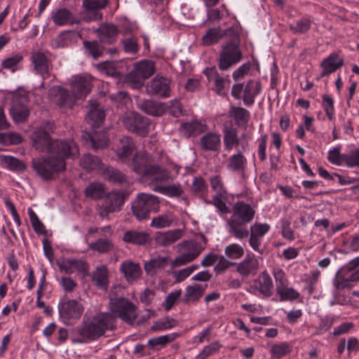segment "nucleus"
<instances>
[{
    "mask_svg": "<svg viewBox=\"0 0 359 359\" xmlns=\"http://www.w3.org/2000/svg\"><path fill=\"white\" fill-rule=\"evenodd\" d=\"M111 313H99L85 323L79 330V334L90 341L103 336L107 330L116 327V318L128 325H133L138 316L136 306L124 297L110 299Z\"/></svg>",
    "mask_w": 359,
    "mask_h": 359,
    "instance_id": "obj_1",
    "label": "nucleus"
},
{
    "mask_svg": "<svg viewBox=\"0 0 359 359\" xmlns=\"http://www.w3.org/2000/svg\"><path fill=\"white\" fill-rule=\"evenodd\" d=\"M78 154L79 149L74 142H56L50 145L48 156L33 158L32 165L43 180H52L65 170V160L76 158Z\"/></svg>",
    "mask_w": 359,
    "mask_h": 359,
    "instance_id": "obj_2",
    "label": "nucleus"
},
{
    "mask_svg": "<svg viewBox=\"0 0 359 359\" xmlns=\"http://www.w3.org/2000/svg\"><path fill=\"white\" fill-rule=\"evenodd\" d=\"M255 214V210L248 203L242 201L236 203L232 208V215L228 220L229 232L238 239H243L249 235L245 228L252 222Z\"/></svg>",
    "mask_w": 359,
    "mask_h": 359,
    "instance_id": "obj_3",
    "label": "nucleus"
},
{
    "mask_svg": "<svg viewBox=\"0 0 359 359\" xmlns=\"http://www.w3.org/2000/svg\"><path fill=\"white\" fill-rule=\"evenodd\" d=\"M128 166L134 172L143 177H152L155 182H163L168 180V172L154 163L152 158L147 154L137 153Z\"/></svg>",
    "mask_w": 359,
    "mask_h": 359,
    "instance_id": "obj_4",
    "label": "nucleus"
},
{
    "mask_svg": "<svg viewBox=\"0 0 359 359\" xmlns=\"http://www.w3.org/2000/svg\"><path fill=\"white\" fill-rule=\"evenodd\" d=\"M208 239L200 233L194 239L183 241L177 245L179 255L171 262L172 268L187 265L194 261L205 249Z\"/></svg>",
    "mask_w": 359,
    "mask_h": 359,
    "instance_id": "obj_5",
    "label": "nucleus"
},
{
    "mask_svg": "<svg viewBox=\"0 0 359 359\" xmlns=\"http://www.w3.org/2000/svg\"><path fill=\"white\" fill-rule=\"evenodd\" d=\"M233 33L222 46V50L217 58V65L220 70L226 71L238 63L243 58V53L240 48V36L236 30H230Z\"/></svg>",
    "mask_w": 359,
    "mask_h": 359,
    "instance_id": "obj_6",
    "label": "nucleus"
},
{
    "mask_svg": "<svg viewBox=\"0 0 359 359\" xmlns=\"http://www.w3.org/2000/svg\"><path fill=\"white\" fill-rule=\"evenodd\" d=\"M159 210L158 197L151 194L139 193L131 204L133 215L138 221L148 219L151 213H156Z\"/></svg>",
    "mask_w": 359,
    "mask_h": 359,
    "instance_id": "obj_7",
    "label": "nucleus"
},
{
    "mask_svg": "<svg viewBox=\"0 0 359 359\" xmlns=\"http://www.w3.org/2000/svg\"><path fill=\"white\" fill-rule=\"evenodd\" d=\"M125 202L123 191H111L104 196L103 203L97 208L98 215L102 219L108 218L109 214L121 210Z\"/></svg>",
    "mask_w": 359,
    "mask_h": 359,
    "instance_id": "obj_8",
    "label": "nucleus"
},
{
    "mask_svg": "<svg viewBox=\"0 0 359 359\" xmlns=\"http://www.w3.org/2000/svg\"><path fill=\"white\" fill-rule=\"evenodd\" d=\"M30 60L33 65L34 72L39 75L43 80L50 79L52 76L55 77L52 74L53 65L50 53L34 52L32 54Z\"/></svg>",
    "mask_w": 359,
    "mask_h": 359,
    "instance_id": "obj_9",
    "label": "nucleus"
},
{
    "mask_svg": "<svg viewBox=\"0 0 359 359\" xmlns=\"http://www.w3.org/2000/svg\"><path fill=\"white\" fill-rule=\"evenodd\" d=\"M60 318L65 323L81 318L84 311L82 304L75 299H65L58 304Z\"/></svg>",
    "mask_w": 359,
    "mask_h": 359,
    "instance_id": "obj_10",
    "label": "nucleus"
},
{
    "mask_svg": "<svg viewBox=\"0 0 359 359\" xmlns=\"http://www.w3.org/2000/svg\"><path fill=\"white\" fill-rule=\"evenodd\" d=\"M123 126L129 131L144 137L149 133V119L138 113L132 112L123 119Z\"/></svg>",
    "mask_w": 359,
    "mask_h": 359,
    "instance_id": "obj_11",
    "label": "nucleus"
},
{
    "mask_svg": "<svg viewBox=\"0 0 359 359\" xmlns=\"http://www.w3.org/2000/svg\"><path fill=\"white\" fill-rule=\"evenodd\" d=\"M48 95L52 101L61 109H72L77 100L72 91L60 86L52 87Z\"/></svg>",
    "mask_w": 359,
    "mask_h": 359,
    "instance_id": "obj_12",
    "label": "nucleus"
},
{
    "mask_svg": "<svg viewBox=\"0 0 359 359\" xmlns=\"http://www.w3.org/2000/svg\"><path fill=\"white\" fill-rule=\"evenodd\" d=\"M171 80L159 74L156 75L147 85V92L151 96L167 98L170 96Z\"/></svg>",
    "mask_w": 359,
    "mask_h": 359,
    "instance_id": "obj_13",
    "label": "nucleus"
},
{
    "mask_svg": "<svg viewBox=\"0 0 359 359\" xmlns=\"http://www.w3.org/2000/svg\"><path fill=\"white\" fill-rule=\"evenodd\" d=\"M49 130H46L43 126L36 128L31 134L32 146L40 152L47 151L50 154V145L56 142H67L66 140H52L50 137Z\"/></svg>",
    "mask_w": 359,
    "mask_h": 359,
    "instance_id": "obj_14",
    "label": "nucleus"
},
{
    "mask_svg": "<svg viewBox=\"0 0 359 359\" xmlns=\"http://www.w3.org/2000/svg\"><path fill=\"white\" fill-rule=\"evenodd\" d=\"M224 144L227 151L231 150L234 146L242 151H246L248 148V141L245 139V135H243L239 139L236 128L232 127L224 130Z\"/></svg>",
    "mask_w": 359,
    "mask_h": 359,
    "instance_id": "obj_15",
    "label": "nucleus"
},
{
    "mask_svg": "<svg viewBox=\"0 0 359 359\" xmlns=\"http://www.w3.org/2000/svg\"><path fill=\"white\" fill-rule=\"evenodd\" d=\"M29 108L27 105L25 97H16L13 100L10 114L15 122H25L29 116Z\"/></svg>",
    "mask_w": 359,
    "mask_h": 359,
    "instance_id": "obj_16",
    "label": "nucleus"
},
{
    "mask_svg": "<svg viewBox=\"0 0 359 359\" xmlns=\"http://www.w3.org/2000/svg\"><path fill=\"white\" fill-rule=\"evenodd\" d=\"M92 81L87 76H77L71 83L72 91L77 100L83 99L91 91Z\"/></svg>",
    "mask_w": 359,
    "mask_h": 359,
    "instance_id": "obj_17",
    "label": "nucleus"
},
{
    "mask_svg": "<svg viewBox=\"0 0 359 359\" xmlns=\"http://www.w3.org/2000/svg\"><path fill=\"white\" fill-rule=\"evenodd\" d=\"M86 119L93 127H98L104 120L105 113L103 108L96 100H89Z\"/></svg>",
    "mask_w": 359,
    "mask_h": 359,
    "instance_id": "obj_18",
    "label": "nucleus"
},
{
    "mask_svg": "<svg viewBox=\"0 0 359 359\" xmlns=\"http://www.w3.org/2000/svg\"><path fill=\"white\" fill-rule=\"evenodd\" d=\"M120 272L123 273L127 282L133 284L137 280L140 279L142 271L138 263L131 260L123 261L120 266Z\"/></svg>",
    "mask_w": 359,
    "mask_h": 359,
    "instance_id": "obj_19",
    "label": "nucleus"
},
{
    "mask_svg": "<svg viewBox=\"0 0 359 359\" xmlns=\"http://www.w3.org/2000/svg\"><path fill=\"white\" fill-rule=\"evenodd\" d=\"M137 105L140 110L153 116H163L168 109L165 103L152 100H140Z\"/></svg>",
    "mask_w": 359,
    "mask_h": 359,
    "instance_id": "obj_20",
    "label": "nucleus"
},
{
    "mask_svg": "<svg viewBox=\"0 0 359 359\" xmlns=\"http://www.w3.org/2000/svg\"><path fill=\"white\" fill-rule=\"evenodd\" d=\"M258 259L254 255H247L245 258L237 264L236 271L242 276L255 275L259 269Z\"/></svg>",
    "mask_w": 359,
    "mask_h": 359,
    "instance_id": "obj_21",
    "label": "nucleus"
},
{
    "mask_svg": "<svg viewBox=\"0 0 359 359\" xmlns=\"http://www.w3.org/2000/svg\"><path fill=\"white\" fill-rule=\"evenodd\" d=\"M262 91V84L259 81L250 79L244 86L243 101L246 106H252L255 103V97Z\"/></svg>",
    "mask_w": 359,
    "mask_h": 359,
    "instance_id": "obj_22",
    "label": "nucleus"
},
{
    "mask_svg": "<svg viewBox=\"0 0 359 359\" xmlns=\"http://www.w3.org/2000/svg\"><path fill=\"white\" fill-rule=\"evenodd\" d=\"M200 147L206 151L218 152L221 147L220 135L209 132L200 139Z\"/></svg>",
    "mask_w": 359,
    "mask_h": 359,
    "instance_id": "obj_23",
    "label": "nucleus"
},
{
    "mask_svg": "<svg viewBox=\"0 0 359 359\" xmlns=\"http://www.w3.org/2000/svg\"><path fill=\"white\" fill-rule=\"evenodd\" d=\"M203 73L205 74L210 82H214V89L216 93L219 95H225L224 85L226 82L229 83L230 80L226 79L221 76L217 72V69L215 66L206 68L203 71Z\"/></svg>",
    "mask_w": 359,
    "mask_h": 359,
    "instance_id": "obj_24",
    "label": "nucleus"
},
{
    "mask_svg": "<svg viewBox=\"0 0 359 359\" xmlns=\"http://www.w3.org/2000/svg\"><path fill=\"white\" fill-rule=\"evenodd\" d=\"M230 30L236 29L229 28L224 31L219 27L208 29L205 34L202 37L203 44L204 46H211L218 43L224 36L229 38L233 34V33H230Z\"/></svg>",
    "mask_w": 359,
    "mask_h": 359,
    "instance_id": "obj_25",
    "label": "nucleus"
},
{
    "mask_svg": "<svg viewBox=\"0 0 359 359\" xmlns=\"http://www.w3.org/2000/svg\"><path fill=\"white\" fill-rule=\"evenodd\" d=\"M344 287L351 286L350 282H356L359 280V257L354 258L350 262L343 271Z\"/></svg>",
    "mask_w": 359,
    "mask_h": 359,
    "instance_id": "obj_26",
    "label": "nucleus"
},
{
    "mask_svg": "<svg viewBox=\"0 0 359 359\" xmlns=\"http://www.w3.org/2000/svg\"><path fill=\"white\" fill-rule=\"evenodd\" d=\"M254 287L255 289L266 297L272 294L273 287L272 279L266 271L262 272L254 281Z\"/></svg>",
    "mask_w": 359,
    "mask_h": 359,
    "instance_id": "obj_27",
    "label": "nucleus"
},
{
    "mask_svg": "<svg viewBox=\"0 0 359 359\" xmlns=\"http://www.w3.org/2000/svg\"><path fill=\"white\" fill-rule=\"evenodd\" d=\"M344 64L343 59L337 53H332L327 57L325 58L321 62V67L323 70L320 76H325L334 72L339 69Z\"/></svg>",
    "mask_w": 359,
    "mask_h": 359,
    "instance_id": "obj_28",
    "label": "nucleus"
},
{
    "mask_svg": "<svg viewBox=\"0 0 359 359\" xmlns=\"http://www.w3.org/2000/svg\"><path fill=\"white\" fill-rule=\"evenodd\" d=\"M100 173L105 180L111 183L123 184L128 181L126 175L122 171L111 166L104 165Z\"/></svg>",
    "mask_w": 359,
    "mask_h": 359,
    "instance_id": "obj_29",
    "label": "nucleus"
},
{
    "mask_svg": "<svg viewBox=\"0 0 359 359\" xmlns=\"http://www.w3.org/2000/svg\"><path fill=\"white\" fill-rule=\"evenodd\" d=\"M238 152L236 154L231 156L228 159L226 165L227 168L238 173H244L245 167L247 165V159L243 154L244 151L238 149Z\"/></svg>",
    "mask_w": 359,
    "mask_h": 359,
    "instance_id": "obj_30",
    "label": "nucleus"
},
{
    "mask_svg": "<svg viewBox=\"0 0 359 359\" xmlns=\"http://www.w3.org/2000/svg\"><path fill=\"white\" fill-rule=\"evenodd\" d=\"M51 18L54 24L57 26L72 25L76 22L74 14L66 8L53 11L51 13Z\"/></svg>",
    "mask_w": 359,
    "mask_h": 359,
    "instance_id": "obj_31",
    "label": "nucleus"
},
{
    "mask_svg": "<svg viewBox=\"0 0 359 359\" xmlns=\"http://www.w3.org/2000/svg\"><path fill=\"white\" fill-rule=\"evenodd\" d=\"M168 257H160L152 258L149 261H145L144 269L147 275L154 276L159 270L164 269L168 265Z\"/></svg>",
    "mask_w": 359,
    "mask_h": 359,
    "instance_id": "obj_32",
    "label": "nucleus"
},
{
    "mask_svg": "<svg viewBox=\"0 0 359 359\" xmlns=\"http://www.w3.org/2000/svg\"><path fill=\"white\" fill-rule=\"evenodd\" d=\"M100 42L112 43L118 34L117 27L112 24H103L97 30Z\"/></svg>",
    "mask_w": 359,
    "mask_h": 359,
    "instance_id": "obj_33",
    "label": "nucleus"
},
{
    "mask_svg": "<svg viewBox=\"0 0 359 359\" xmlns=\"http://www.w3.org/2000/svg\"><path fill=\"white\" fill-rule=\"evenodd\" d=\"M58 265L60 271L66 273H72L74 271L85 272L87 270L86 264L81 259H67Z\"/></svg>",
    "mask_w": 359,
    "mask_h": 359,
    "instance_id": "obj_34",
    "label": "nucleus"
},
{
    "mask_svg": "<svg viewBox=\"0 0 359 359\" xmlns=\"http://www.w3.org/2000/svg\"><path fill=\"white\" fill-rule=\"evenodd\" d=\"M106 187L100 182H94L90 183L84 190V195L91 200H100L106 195Z\"/></svg>",
    "mask_w": 359,
    "mask_h": 359,
    "instance_id": "obj_35",
    "label": "nucleus"
},
{
    "mask_svg": "<svg viewBox=\"0 0 359 359\" xmlns=\"http://www.w3.org/2000/svg\"><path fill=\"white\" fill-rule=\"evenodd\" d=\"M80 164L87 171H97L100 172H101V170L104 166L97 156L90 154L83 155L81 158Z\"/></svg>",
    "mask_w": 359,
    "mask_h": 359,
    "instance_id": "obj_36",
    "label": "nucleus"
},
{
    "mask_svg": "<svg viewBox=\"0 0 359 359\" xmlns=\"http://www.w3.org/2000/svg\"><path fill=\"white\" fill-rule=\"evenodd\" d=\"M229 112L238 126L243 128L248 127L250 118V113L248 110L241 107H232Z\"/></svg>",
    "mask_w": 359,
    "mask_h": 359,
    "instance_id": "obj_37",
    "label": "nucleus"
},
{
    "mask_svg": "<svg viewBox=\"0 0 359 359\" xmlns=\"http://www.w3.org/2000/svg\"><path fill=\"white\" fill-rule=\"evenodd\" d=\"M135 149V143L129 137H125L121 140V145L116 150L118 160L126 162Z\"/></svg>",
    "mask_w": 359,
    "mask_h": 359,
    "instance_id": "obj_38",
    "label": "nucleus"
},
{
    "mask_svg": "<svg viewBox=\"0 0 359 359\" xmlns=\"http://www.w3.org/2000/svg\"><path fill=\"white\" fill-rule=\"evenodd\" d=\"M149 238V234L144 231L130 230L124 233L123 240L130 244L144 245L148 241Z\"/></svg>",
    "mask_w": 359,
    "mask_h": 359,
    "instance_id": "obj_39",
    "label": "nucleus"
},
{
    "mask_svg": "<svg viewBox=\"0 0 359 359\" xmlns=\"http://www.w3.org/2000/svg\"><path fill=\"white\" fill-rule=\"evenodd\" d=\"M154 190L168 197H181L182 200L187 201V197L184 195V190L180 184L158 187Z\"/></svg>",
    "mask_w": 359,
    "mask_h": 359,
    "instance_id": "obj_40",
    "label": "nucleus"
},
{
    "mask_svg": "<svg viewBox=\"0 0 359 359\" xmlns=\"http://www.w3.org/2000/svg\"><path fill=\"white\" fill-rule=\"evenodd\" d=\"M183 236V231L181 229H174L162 233L157 236V242L162 246H167L175 243Z\"/></svg>",
    "mask_w": 359,
    "mask_h": 359,
    "instance_id": "obj_41",
    "label": "nucleus"
},
{
    "mask_svg": "<svg viewBox=\"0 0 359 359\" xmlns=\"http://www.w3.org/2000/svg\"><path fill=\"white\" fill-rule=\"evenodd\" d=\"M0 164L11 171H24L26 168L22 161L11 156L0 155Z\"/></svg>",
    "mask_w": 359,
    "mask_h": 359,
    "instance_id": "obj_42",
    "label": "nucleus"
},
{
    "mask_svg": "<svg viewBox=\"0 0 359 359\" xmlns=\"http://www.w3.org/2000/svg\"><path fill=\"white\" fill-rule=\"evenodd\" d=\"M205 287L198 284L189 285L186 287L185 294L184 297V302L188 303L189 302L198 301L203 294Z\"/></svg>",
    "mask_w": 359,
    "mask_h": 359,
    "instance_id": "obj_43",
    "label": "nucleus"
},
{
    "mask_svg": "<svg viewBox=\"0 0 359 359\" xmlns=\"http://www.w3.org/2000/svg\"><path fill=\"white\" fill-rule=\"evenodd\" d=\"M93 282L100 289L107 290L108 287L107 269L105 266L97 268L93 274Z\"/></svg>",
    "mask_w": 359,
    "mask_h": 359,
    "instance_id": "obj_44",
    "label": "nucleus"
},
{
    "mask_svg": "<svg viewBox=\"0 0 359 359\" xmlns=\"http://www.w3.org/2000/svg\"><path fill=\"white\" fill-rule=\"evenodd\" d=\"M178 336L179 334L177 333H172L158 337H154L148 341L147 344L151 349H158L159 347H163L173 341L177 337H178Z\"/></svg>",
    "mask_w": 359,
    "mask_h": 359,
    "instance_id": "obj_45",
    "label": "nucleus"
},
{
    "mask_svg": "<svg viewBox=\"0 0 359 359\" xmlns=\"http://www.w3.org/2000/svg\"><path fill=\"white\" fill-rule=\"evenodd\" d=\"M183 132L187 137L196 136L206 130L207 128L205 124L198 121H192L185 123L182 126Z\"/></svg>",
    "mask_w": 359,
    "mask_h": 359,
    "instance_id": "obj_46",
    "label": "nucleus"
},
{
    "mask_svg": "<svg viewBox=\"0 0 359 359\" xmlns=\"http://www.w3.org/2000/svg\"><path fill=\"white\" fill-rule=\"evenodd\" d=\"M145 80L155 72V65L152 61L144 60L137 63L134 69Z\"/></svg>",
    "mask_w": 359,
    "mask_h": 359,
    "instance_id": "obj_47",
    "label": "nucleus"
},
{
    "mask_svg": "<svg viewBox=\"0 0 359 359\" xmlns=\"http://www.w3.org/2000/svg\"><path fill=\"white\" fill-rule=\"evenodd\" d=\"M175 218L171 212H167L154 217L151 222V226L156 229H163L171 226Z\"/></svg>",
    "mask_w": 359,
    "mask_h": 359,
    "instance_id": "obj_48",
    "label": "nucleus"
},
{
    "mask_svg": "<svg viewBox=\"0 0 359 359\" xmlns=\"http://www.w3.org/2000/svg\"><path fill=\"white\" fill-rule=\"evenodd\" d=\"M83 46L88 52L89 55H91L94 59H97L101 57L104 51V48L101 45V42L97 41H83Z\"/></svg>",
    "mask_w": 359,
    "mask_h": 359,
    "instance_id": "obj_49",
    "label": "nucleus"
},
{
    "mask_svg": "<svg viewBox=\"0 0 359 359\" xmlns=\"http://www.w3.org/2000/svg\"><path fill=\"white\" fill-rule=\"evenodd\" d=\"M311 21L309 18H302L289 26L290 30L296 34L307 32L311 28Z\"/></svg>",
    "mask_w": 359,
    "mask_h": 359,
    "instance_id": "obj_50",
    "label": "nucleus"
},
{
    "mask_svg": "<svg viewBox=\"0 0 359 359\" xmlns=\"http://www.w3.org/2000/svg\"><path fill=\"white\" fill-rule=\"evenodd\" d=\"M76 37V33L74 31L67 30L62 32L55 39L56 47L63 48L67 46Z\"/></svg>",
    "mask_w": 359,
    "mask_h": 359,
    "instance_id": "obj_51",
    "label": "nucleus"
},
{
    "mask_svg": "<svg viewBox=\"0 0 359 359\" xmlns=\"http://www.w3.org/2000/svg\"><path fill=\"white\" fill-rule=\"evenodd\" d=\"M292 351V346L287 342L274 344L271 349L272 357L281 358Z\"/></svg>",
    "mask_w": 359,
    "mask_h": 359,
    "instance_id": "obj_52",
    "label": "nucleus"
},
{
    "mask_svg": "<svg viewBox=\"0 0 359 359\" xmlns=\"http://www.w3.org/2000/svg\"><path fill=\"white\" fill-rule=\"evenodd\" d=\"M177 325V321L170 317H165L156 320L151 327L153 330H163L174 327Z\"/></svg>",
    "mask_w": 359,
    "mask_h": 359,
    "instance_id": "obj_53",
    "label": "nucleus"
},
{
    "mask_svg": "<svg viewBox=\"0 0 359 359\" xmlns=\"http://www.w3.org/2000/svg\"><path fill=\"white\" fill-rule=\"evenodd\" d=\"M276 292L280 295V301H293L299 297V293L292 287L277 286Z\"/></svg>",
    "mask_w": 359,
    "mask_h": 359,
    "instance_id": "obj_54",
    "label": "nucleus"
},
{
    "mask_svg": "<svg viewBox=\"0 0 359 359\" xmlns=\"http://www.w3.org/2000/svg\"><path fill=\"white\" fill-rule=\"evenodd\" d=\"M225 255L230 259H240L244 255V250L240 245L232 243L226 247Z\"/></svg>",
    "mask_w": 359,
    "mask_h": 359,
    "instance_id": "obj_55",
    "label": "nucleus"
},
{
    "mask_svg": "<svg viewBox=\"0 0 359 359\" xmlns=\"http://www.w3.org/2000/svg\"><path fill=\"white\" fill-rule=\"evenodd\" d=\"M90 249L96 250L100 253H105L110 251L113 245L111 242L108 239H98L94 243L90 244Z\"/></svg>",
    "mask_w": 359,
    "mask_h": 359,
    "instance_id": "obj_56",
    "label": "nucleus"
},
{
    "mask_svg": "<svg viewBox=\"0 0 359 359\" xmlns=\"http://www.w3.org/2000/svg\"><path fill=\"white\" fill-rule=\"evenodd\" d=\"M108 3V0H83V6L90 12L104 8Z\"/></svg>",
    "mask_w": 359,
    "mask_h": 359,
    "instance_id": "obj_57",
    "label": "nucleus"
},
{
    "mask_svg": "<svg viewBox=\"0 0 359 359\" xmlns=\"http://www.w3.org/2000/svg\"><path fill=\"white\" fill-rule=\"evenodd\" d=\"M126 81L133 88L138 89L143 86L144 79L133 69L127 76Z\"/></svg>",
    "mask_w": 359,
    "mask_h": 359,
    "instance_id": "obj_58",
    "label": "nucleus"
},
{
    "mask_svg": "<svg viewBox=\"0 0 359 359\" xmlns=\"http://www.w3.org/2000/svg\"><path fill=\"white\" fill-rule=\"evenodd\" d=\"M22 58L23 57L22 55L15 54L3 60L1 65L4 69H11L12 72H15L18 68V65L22 62Z\"/></svg>",
    "mask_w": 359,
    "mask_h": 359,
    "instance_id": "obj_59",
    "label": "nucleus"
},
{
    "mask_svg": "<svg viewBox=\"0 0 359 359\" xmlns=\"http://www.w3.org/2000/svg\"><path fill=\"white\" fill-rule=\"evenodd\" d=\"M343 165L348 167H353L359 165V149L351 151L348 154H344Z\"/></svg>",
    "mask_w": 359,
    "mask_h": 359,
    "instance_id": "obj_60",
    "label": "nucleus"
},
{
    "mask_svg": "<svg viewBox=\"0 0 359 359\" xmlns=\"http://www.w3.org/2000/svg\"><path fill=\"white\" fill-rule=\"evenodd\" d=\"M191 189L194 194L203 196L208 190V185L201 177H195L192 184Z\"/></svg>",
    "mask_w": 359,
    "mask_h": 359,
    "instance_id": "obj_61",
    "label": "nucleus"
},
{
    "mask_svg": "<svg viewBox=\"0 0 359 359\" xmlns=\"http://www.w3.org/2000/svg\"><path fill=\"white\" fill-rule=\"evenodd\" d=\"M22 136L16 133H1L0 142L4 144H18L22 142Z\"/></svg>",
    "mask_w": 359,
    "mask_h": 359,
    "instance_id": "obj_62",
    "label": "nucleus"
},
{
    "mask_svg": "<svg viewBox=\"0 0 359 359\" xmlns=\"http://www.w3.org/2000/svg\"><path fill=\"white\" fill-rule=\"evenodd\" d=\"M109 140L104 135H102V138H100L98 136H90V142L92 148L95 151H98L99 149H103L107 147Z\"/></svg>",
    "mask_w": 359,
    "mask_h": 359,
    "instance_id": "obj_63",
    "label": "nucleus"
},
{
    "mask_svg": "<svg viewBox=\"0 0 359 359\" xmlns=\"http://www.w3.org/2000/svg\"><path fill=\"white\" fill-rule=\"evenodd\" d=\"M124 50L128 53H136L139 50L137 39L135 37L127 38L122 40Z\"/></svg>",
    "mask_w": 359,
    "mask_h": 359,
    "instance_id": "obj_64",
    "label": "nucleus"
}]
</instances>
